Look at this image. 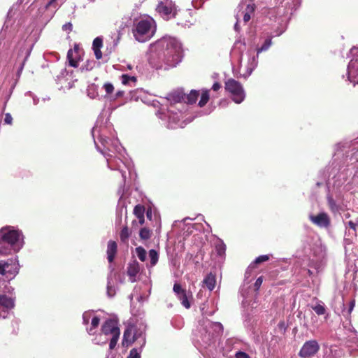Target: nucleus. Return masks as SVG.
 I'll use <instances>...</instances> for the list:
<instances>
[{"label":"nucleus","instance_id":"nucleus-1","mask_svg":"<svg viewBox=\"0 0 358 358\" xmlns=\"http://www.w3.org/2000/svg\"><path fill=\"white\" fill-rule=\"evenodd\" d=\"M96 148L106 158L108 167L110 169H120L124 178V173L120 169V165L116 163V155H119L120 163H123L125 149L121 145L119 140L115 136V132L110 122H103L99 119L92 130Z\"/></svg>","mask_w":358,"mask_h":358},{"label":"nucleus","instance_id":"nucleus-2","mask_svg":"<svg viewBox=\"0 0 358 358\" xmlns=\"http://www.w3.org/2000/svg\"><path fill=\"white\" fill-rule=\"evenodd\" d=\"M182 58L180 41L170 36H165L150 45V64L157 69L169 70L176 67Z\"/></svg>","mask_w":358,"mask_h":358},{"label":"nucleus","instance_id":"nucleus-3","mask_svg":"<svg viewBox=\"0 0 358 358\" xmlns=\"http://www.w3.org/2000/svg\"><path fill=\"white\" fill-rule=\"evenodd\" d=\"M24 236L22 231L13 227L0 229V255H6L19 252L24 245Z\"/></svg>","mask_w":358,"mask_h":358},{"label":"nucleus","instance_id":"nucleus-4","mask_svg":"<svg viewBox=\"0 0 358 358\" xmlns=\"http://www.w3.org/2000/svg\"><path fill=\"white\" fill-rule=\"evenodd\" d=\"M131 31L136 41L145 43L155 35V22L151 17L141 18L134 23Z\"/></svg>","mask_w":358,"mask_h":358},{"label":"nucleus","instance_id":"nucleus-5","mask_svg":"<svg viewBox=\"0 0 358 358\" xmlns=\"http://www.w3.org/2000/svg\"><path fill=\"white\" fill-rule=\"evenodd\" d=\"M145 331L146 325L143 322L129 326L124 332L123 345H131L138 341L141 349L145 344Z\"/></svg>","mask_w":358,"mask_h":358},{"label":"nucleus","instance_id":"nucleus-6","mask_svg":"<svg viewBox=\"0 0 358 358\" xmlns=\"http://www.w3.org/2000/svg\"><path fill=\"white\" fill-rule=\"evenodd\" d=\"M178 112L175 111L173 108L169 109L166 113H160L159 117L163 119L164 117L168 118L167 127L171 129H176L178 127H184L187 123L190 122L192 119L189 120L187 122V119L184 120H181L180 118L183 119L184 115L182 112L181 108H177Z\"/></svg>","mask_w":358,"mask_h":358},{"label":"nucleus","instance_id":"nucleus-7","mask_svg":"<svg viewBox=\"0 0 358 358\" xmlns=\"http://www.w3.org/2000/svg\"><path fill=\"white\" fill-rule=\"evenodd\" d=\"M101 334L96 336L93 339V343L96 345H102L106 343L108 338L107 336H114L116 333H120V329L117 327V322L111 319L107 320L101 327Z\"/></svg>","mask_w":358,"mask_h":358},{"label":"nucleus","instance_id":"nucleus-8","mask_svg":"<svg viewBox=\"0 0 358 358\" xmlns=\"http://www.w3.org/2000/svg\"><path fill=\"white\" fill-rule=\"evenodd\" d=\"M225 90L230 94L232 100L236 103H241L245 98V92L241 84L234 80L229 79L225 82Z\"/></svg>","mask_w":358,"mask_h":358},{"label":"nucleus","instance_id":"nucleus-9","mask_svg":"<svg viewBox=\"0 0 358 358\" xmlns=\"http://www.w3.org/2000/svg\"><path fill=\"white\" fill-rule=\"evenodd\" d=\"M63 3V0H48L38 8V16L45 15L46 18H51Z\"/></svg>","mask_w":358,"mask_h":358},{"label":"nucleus","instance_id":"nucleus-10","mask_svg":"<svg viewBox=\"0 0 358 358\" xmlns=\"http://www.w3.org/2000/svg\"><path fill=\"white\" fill-rule=\"evenodd\" d=\"M157 10L164 19L169 20L175 17L177 13V7L171 0H164L157 6Z\"/></svg>","mask_w":358,"mask_h":358},{"label":"nucleus","instance_id":"nucleus-11","mask_svg":"<svg viewBox=\"0 0 358 358\" xmlns=\"http://www.w3.org/2000/svg\"><path fill=\"white\" fill-rule=\"evenodd\" d=\"M99 322V317L95 316L93 311H85L83 314V324L86 327V331L90 335L95 334V329L98 327Z\"/></svg>","mask_w":358,"mask_h":358},{"label":"nucleus","instance_id":"nucleus-12","mask_svg":"<svg viewBox=\"0 0 358 358\" xmlns=\"http://www.w3.org/2000/svg\"><path fill=\"white\" fill-rule=\"evenodd\" d=\"M13 307L14 300L6 294H0V317H8Z\"/></svg>","mask_w":358,"mask_h":358},{"label":"nucleus","instance_id":"nucleus-13","mask_svg":"<svg viewBox=\"0 0 358 358\" xmlns=\"http://www.w3.org/2000/svg\"><path fill=\"white\" fill-rule=\"evenodd\" d=\"M320 345L316 340L306 341L299 352V357L306 358L312 357L317 353Z\"/></svg>","mask_w":358,"mask_h":358},{"label":"nucleus","instance_id":"nucleus-14","mask_svg":"<svg viewBox=\"0 0 358 358\" xmlns=\"http://www.w3.org/2000/svg\"><path fill=\"white\" fill-rule=\"evenodd\" d=\"M173 289L182 305L186 308H189L191 305L188 301L189 295L187 290L182 289L178 283L174 284Z\"/></svg>","mask_w":358,"mask_h":358},{"label":"nucleus","instance_id":"nucleus-15","mask_svg":"<svg viewBox=\"0 0 358 358\" xmlns=\"http://www.w3.org/2000/svg\"><path fill=\"white\" fill-rule=\"evenodd\" d=\"M11 262H14L13 264V270H8V267L10 266L8 262L0 261V274H10L13 276H15L17 273H18L19 271V263L17 258L10 259Z\"/></svg>","mask_w":358,"mask_h":358},{"label":"nucleus","instance_id":"nucleus-16","mask_svg":"<svg viewBox=\"0 0 358 358\" xmlns=\"http://www.w3.org/2000/svg\"><path fill=\"white\" fill-rule=\"evenodd\" d=\"M348 78L354 85L358 84V56L352 59L348 66Z\"/></svg>","mask_w":358,"mask_h":358},{"label":"nucleus","instance_id":"nucleus-17","mask_svg":"<svg viewBox=\"0 0 358 358\" xmlns=\"http://www.w3.org/2000/svg\"><path fill=\"white\" fill-rule=\"evenodd\" d=\"M310 220L320 227H328L330 225V218L326 213H320L317 215H310Z\"/></svg>","mask_w":358,"mask_h":358},{"label":"nucleus","instance_id":"nucleus-18","mask_svg":"<svg viewBox=\"0 0 358 358\" xmlns=\"http://www.w3.org/2000/svg\"><path fill=\"white\" fill-rule=\"evenodd\" d=\"M140 266L139 264L134 261L132 263L129 264L127 268V274L129 277V280L131 282H134L136 281V275L139 273Z\"/></svg>","mask_w":358,"mask_h":358},{"label":"nucleus","instance_id":"nucleus-19","mask_svg":"<svg viewBox=\"0 0 358 358\" xmlns=\"http://www.w3.org/2000/svg\"><path fill=\"white\" fill-rule=\"evenodd\" d=\"M126 155V152L124 153V158H122L123 159V163L124 164H122L120 163V161L119 160L118 157H119V155H116V164H119L120 165V169L122 170V171L124 173V175H126V171L123 169V168H126L128 171H129V175L131 176L132 174H135V172H133L131 169L129 167V164H127V157L125 156ZM117 171H119L121 174H122V179H123V181L125 183L126 182V178H127V176H125V178H124L123 176H122V171L120 170V169H116Z\"/></svg>","mask_w":358,"mask_h":358},{"label":"nucleus","instance_id":"nucleus-20","mask_svg":"<svg viewBox=\"0 0 358 358\" xmlns=\"http://www.w3.org/2000/svg\"><path fill=\"white\" fill-rule=\"evenodd\" d=\"M103 45L102 38L96 37L94 39L92 43V49L94 50V55L97 59H100L102 57V52L101 48Z\"/></svg>","mask_w":358,"mask_h":358},{"label":"nucleus","instance_id":"nucleus-21","mask_svg":"<svg viewBox=\"0 0 358 358\" xmlns=\"http://www.w3.org/2000/svg\"><path fill=\"white\" fill-rule=\"evenodd\" d=\"M117 243L115 241H109L107 246V258L110 263L113 261L117 252Z\"/></svg>","mask_w":358,"mask_h":358},{"label":"nucleus","instance_id":"nucleus-22","mask_svg":"<svg viewBox=\"0 0 358 358\" xmlns=\"http://www.w3.org/2000/svg\"><path fill=\"white\" fill-rule=\"evenodd\" d=\"M186 94L182 90H178L169 94V99L174 101L175 103H180L182 101H185Z\"/></svg>","mask_w":358,"mask_h":358},{"label":"nucleus","instance_id":"nucleus-23","mask_svg":"<svg viewBox=\"0 0 358 358\" xmlns=\"http://www.w3.org/2000/svg\"><path fill=\"white\" fill-rule=\"evenodd\" d=\"M215 276L212 273L207 275L203 280V284L210 290L212 291L215 286Z\"/></svg>","mask_w":358,"mask_h":358},{"label":"nucleus","instance_id":"nucleus-24","mask_svg":"<svg viewBox=\"0 0 358 358\" xmlns=\"http://www.w3.org/2000/svg\"><path fill=\"white\" fill-rule=\"evenodd\" d=\"M136 80H137L135 76H129L127 74H123L121 76L122 83L124 85H129L131 87L135 86Z\"/></svg>","mask_w":358,"mask_h":358},{"label":"nucleus","instance_id":"nucleus-25","mask_svg":"<svg viewBox=\"0 0 358 358\" xmlns=\"http://www.w3.org/2000/svg\"><path fill=\"white\" fill-rule=\"evenodd\" d=\"M112 272L110 273V275L108 276V283H107V295L108 297H113L115 295L116 289L113 285L112 282Z\"/></svg>","mask_w":358,"mask_h":358},{"label":"nucleus","instance_id":"nucleus-26","mask_svg":"<svg viewBox=\"0 0 358 358\" xmlns=\"http://www.w3.org/2000/svg\"><path fill=\"white\" fill-rule=\"evenodd\" d=\"M199 94L198 91L192 90L189 94H186L185 102L188 103H194L197 100Z\"/></svg>","mask_w":358,"mask_h":358},{"label":"nucleus","instance_id":"nucleus-27","mask_svg":"<svg viewBox=\"0 0 358 358\" xmlns=\"http://www.w3.org/2000/svg\"><path fill=\"white\" fill-rule=\"evenodd\" d=\"M255 6L254 4L248 5L243 15V20L245 22H248L251 19V15L255 12Z\"/></svg>","mask_w":358,"mask_h":358},{"label":"nucleus","instance_id":"nucleus-28","mask_svg":"<svg viewBox=\"0 0 358 358\" xmlns=\"http://www.w3.org/2000/svg\"><path fill=\"white\" fill-rule=\"evenodd\" d=\"M355 306V300L352 299L350 302L348 310H345V309L343 310L342 314L347 320L350 319L351 313L353 310Z\"/></svg>","mask_w":358,"mask_h":358},{"label":"nucleus","instance_id":"nucleus-29","mask_svg":"<svg viewBox=\"0 0 358 358\" xmlns=\"http://www.w3.org/2000/svg\"><path fill=\"white\" fill-rule=\"evenodd\" d=\"M103 88L104 89L106 92V94L104 95V97L106 98H112V94L114 92V87L113 84L110 83H106L103 85Z\"/></svg>","mask_w":358,"mask_h":358},{"label":"nucleus","instance_id":"nucleus-30","mask_svg":"<svg viewBox=\"0 0 358 358\" xmlns=\"http://www.w3.org/2000/svg\"><path fill=\"white\" fill-rule=\"evenodd\" d=\"M271 38L266 39L264 44L261 46V48L257 49V57H258L259 54L261 53L262 52L266 51L271 47Z\"/></svg>","mask_w":358,"mask_h":358},{"label":"nucleus","instance_id":"nucleus-31","mask_svg":"<svg viewBox=\"0 0 358 358\" xmlns=\"http://www.w3.org/2000/svg\"><path fill=\"white\" fill-rule=\"evenodd\" d=\"M135 250L138 258L141 261L145 262L147 257V252L145 250L143 247L139 246L137 247Z\"/></svg>","mask_w":358,"mask_h":358},{"label":"nucleus","instance_id":"nucleus-32","mask_svg":"<svg viewBox=\"0 0 358 358\" xmlns=\"http://www.w3.org/2000/svg\"><path fill=\"white\" fill-rule=\"evenodd\" d=\"M149 258L150 259V265L151 266H155L158 262L159 255L155 250H150L149 251Z\"/></svg>","mask_w":358,"mask_h":358},{"label":"nucleus","instance_id":"nucleus-33","mask_svg":"<svg viewBox=\"0 0 358 358\" xmlns=\"http://www.w3.org/2000/svg\"><path fill=\"white\" fill-rule=\"evenodd\" d=\"M13 289L8 285V282L3 280L0 281V294L10 293Z\"/></svg>","mask_w":358,"mask_h":358},{"label":"nucleus","instance_id":"nucleus-34","mask_svg":"<svg viewBox=\"0 0 358 358\" xmlns=\"http://www.w3.org/2000/svg\"><path fill=\"white\" fill-rule=\"evenodd\" d=\"M96 66V62L94 60H87L86 62L81 66L80 70L82 71H89L94 68Z\"/></svg>","mask_w":358,"mask_h":358},{"label":"nucleus","instance_id":"nucleus-35","mask_svg":"<svg viewBox=\"0 0 358 358\" xmlns=\"http://www.w3.org/2000/svg\"><path fill=\"white\" fill-rule=\"evenodd\" d=\"M208 99H209L208 90H203L201 95V99L199 102V106L200 107L203 106L208 102Z\"/></svg>","mask_w":358,"mask_h":358},{"label":"nucleus","instance_id":"nucleus-36","mask_svg":"<svg viewBox=\"0 0 358 358\" xmlns=\"http://www.w3.org/2000/svg\"><path fill=\"white\" fill-rule=\"evenodd\" d=\"M139 236L143 240H148L151 236V231L146 227H143L140 230Z\"/></svg>","mask_w":358,"mask_h":358},{"label":"nucleus","instance_id":"nucleus-37","mask_svg":"<svg viewBox=\"0 0 358 358\" xmlns=\"http://www.w3.org/2000/svg\"><path fill=\"white\" fill-rule=\"evenodd\" d=\"M130 236V233L129 231V229L127 227H124L122 228L120 232V239L122 242H126Z\"/></svg>","mask_w":358,"mask_h":358},{"label":"nucleus","instance_id":"nucleus-38","mask_svg":"<svg viewBox=\"0 0 358 358\" xmlns=\"http://www.w3.org/2000/svg\"><path fill=\"white\" fill-rule=\"evenodd\" d=\"M144 213L145 208L143 206L137 205L135 206L134 209V213L137 218L144 216Z\"/></svg>","mask_w":358,"mask_h":358},{"label":"nucleus","instance_id":"nucleus-39","mask_svg":"<svg viewBox=\"0 0 358 358\" xmlns=\"http://www.w3.org/2000/svg\"><path fill=\"white\" fill-rule=\"evenodd\" d=\"M312 308L318 315H324L326 312L324 306L321 304H317L313 306Z\"/></svg>","mask_w":358,"mask_h":358},{"label":"nucleus","instance_id":"nucleus-40","mask_svg":"<svg viewBox=\"0 0 358 358\" xmlns=\"http://www.w3.org/2000/svg\"><path fill=\"white\" fill-rule=\"evenodd\" d=\"M120 334V333H116L114 336H112L109 343L110 349L112 350L116 346Z\"/></svg>","mask_w":358,"mask_h":358},{"label":"nucleus","instance_id":"nucleus-41","mask_svg":"<svg viewBox=\"0 0 358 358\" xmlns=\"http://www.w3.org/2000/svg\"><path fill=\"white\" fill-rule=\"evenodd\" d=\"M141 350H138L136 348H133L127 358H141Z\"/></svg>","mask_w":358,"mask_h":358},{"label":"nucleus","instance_id":"nucleus-42","mask_svg":"<svg viewBox=\"0 0 358 358\" xmlns=\"http://www.w3.org/2000/svg\"><path fill=\"white\" fill-rule=\"evenodd\" d=\"M269 259H270V257L268 255H260L255 259L254 264H259L261 263L268 261Z\"/></svg>","mask_w":358,"mask_h":358},{"label":"nucleus","instance_id":"nucleus-43","mask_svg":"<svg viewBox=\"0 0 358 358\" xmlns=\"http://www.w3.org/2000/svg\"><path fill=\"white\" fill-rule=\"evenodd\" d=\"M213 338V336L209 334H206L204 336H201V342L204 344H209Z\"/></svg>","mask_w":358,"mask_h":358},{"label":"nucleus","instance_id":"nucleus-44","mask_svg":"<svg viewBox=\"0 0 358 358\" xmlns=\"http://www.w3.org/2000/svg\"><path fill=\"white\" fill-rule=\"evenodd\" d=\"M29 55V52L27 53V56L25 57L24 61L22 62V63L21 64L20 66L19 67L17 71V78H20V76H21V73L23 71V69H24V64H25V62L27 60V58Z\"/></svg>","mask_w":358,"mask_h":358},{"label":"nucleus","instance_id":"nucleus-45","mask_svg":"<svg viewBox=\"0 0 358 358\" xmlns=\"http://www.w3.org/2000/svg\"><path fill=\"white\" fill-rule=\"evenodd\" d=\"M67 58L69 59V65L73 67L78 66V62L71 58V50L68 52Z\"/></svg>","mask_w":358,"mask_h":358},{"label":"nucleus","instance_id":"nucleus-46","mask_svg":"<svg viewBox=\"0 0 358 358\" xmlns=\"http://www.w3.org/2000/svg\"><path fill=\"white\" fill-rule=\"evenodd\" d=\"M258 64L257 59L255 56L252 58V62L250 64V66L249 68V73H251V72L257 67Z\"/></svg>","mask_w":358,"mask_h":358},{"label":"nucleus","instance_id":"nucleus-47","mask_svg":"<svg viewBox=\"0 0 358 358\" xmlns=\"http://www.w3.org/2000/svg\"><path fill=\"white\" fill-rule=\"evenodd\" d=\"M352 231H354V234H356L357 233V222L355 223L353 221L350 220L347 222L346 224Z\"/></svg>","mask_w":358,"mask_h":358},{"label":"nucleus","instance_id":"nucleus-48","mask_svg":"<svg viewBox=\"0 0 358 358\" xmlns=\"http://www.w3.org/2000/svg\"><path fill=\"white\" fill-rule=\"evenodd\" d=\"M95 88H96L95 86H92L87 90V94L92 99H94V98H96L97 96V94H95V93H94Z\"/></svg>","mask_w":358,"mask_h":358},{"label":"nucleus","instance_id":"nucleus-49","mask_svg":"<svg viewBox=\"0 0 358 358\" xmlns=\"http://www.w3.org/2000/svg\"><path fill=\"white\" fill-rule=\"evenodd\" d=\"M235 357L236 358H250V357L249 356L248 354H247L246 352H242V351H238V352H236Z\"/></svg>","mask_w":358,"mask_h":358},{"label":"nucleus","instance_id":"nucleus-50","mask_svg":"<svg viewBox=\"0 0 358 358\" xmlns=\"http://www.w3.org/2000/svg\"><path fill=\"white\" fill-rule=\"evenodd\" d=\"M263 282V277L259 276L255 281L254 286L256 290H258Z\"/></svg>","mask_w":358,"mask_h":358},{"label":"nucleus","instance_id":"nucleus-51","mask_svg":"<svg viewBox=\"0 0 358 358\" xmlns=\"http://www.w3.org/2000/svg\"><path fill=\"white\" fill-rule=\"evenodd\" d=\"M12 122H13V117H12L11 115L8 113H6L5 117H4V123L6 124H12Z\"/></svg>","mask_w":358,"mask_h":358},{"label":"nucleus","instance_id":"nucleus-52","mask_svg":"<svg viewBox=\"0 0 358 358\" xmlns=\"http://www.w3.org/2000/svg\"><path fill=\"white\" fill-rule=\"evenodd\" d=\"M124 91L118 90L115 92V94L113 96H112L111 99L115 100L120 97H122L124 95Z\"/></svg>","mask_w":358,"mask_h":358},{"label":"nucleus","instance_id":"nucleus-53","mask_svg":"<svg viewBox=\"0 0 358 358\" xmlns=\"http://www.w3.org/2000/svg\"><path fill=\"white\" fill-rule=\"evenodd\" d=\"M203 3V0H193L192 5L195 8H199Z\"/></svg>","mask_w":358,"mask_h":358},{"label":"nucleus","instance_id":"nucleus-54","mask_svg":"<svg viewBox=\"0 0 358 358\" xmlns=\"http://www.w3.org/2000/svg\"><path fill=\"white\" fill-rule=\"evenodd\" d=\"M72 29H73V24L71 22H67L62 26V29L64 31H72Z\"/></svg>","mask_w":358,"mask_h":358},{"label":"nucleus","instance_id":"nucleus-55","mask_svg":"<svg viewBox=\"0 0 358 358\" xmlns=\"http://www.w3.org/2000/svg\"><path fill=\"white\" fill-rule=\"evenodd\" d=\"M221 87V85L220 83H215L212 87V89L214 90V91H217Z\"/></svg>","mask_w":358,"mask_h":358},{"label":"nucleus","instance_id":"nucleus-56","mask_svg":"<svg viewBox=\"0 0 358 358\" xmlns=\"http://www.w3.org/2000/svg\"><path fill=\"white\" fill-rule=\"evenodd\" d=\"M146 215H147L148 219H149L150 220H152V210L151 209H149L147 210Z\"/></svg>","mask_w":358,"mask_h":358},{"label":"nucleus","instance_id":"nucleus-57","mask_svg":"<svg viewBox=\"0 0 358 358\" xmlns=\"http://www.w3.org/2000/svg\"><path fill=\"white\" fill-rule=\"evenodd\" d=\"M178 25H182L184 27H189L192 24V23L189 24L187 22H186L185 23L178 22Z\"/></svg>","mask_w":358,"mask_h":358},{"label":"nucleus","instance_id":"nucleus-58","mask_svg":"<svg viewBox=\"0 0 358 358\" xmlns=\"http://www.w3.org/2000/svg\"><path fill=\"white\" fill-rule=\"evenodd\" d=\"M138 291V288L137 287H135L134 289V294H131L130 296H129V298L131 300L132 298H133V296L135 293H137Z\"/></svg>","mask_w":358,"mask_h":358},{"label":"nucleus","instance_id":"nucleus-59","mask_svg":"<svg viewBox=\"0 0 358 358\" xmlns=\"http://www.w3.org/2000/svg\"><path fill=\"white\" fill-rule=\"evenodd\" d=\"M138 222L140 223V224H143L144 223V221H145L144 216L138 217Z\"/></svg>","mask_w":358,"mask_h":358},{"label":"nucleus","instance_id":"nucleus-60","mask_svg":"<svg viewBox=\"0 0 358 358\" xmlns=\"http://www.w3.org/2000/svg\"><path fill=\"white\" fill-rule=\"evenodd\" d=\"M7 262H8L9 264H10V266L8 267V270H13L14 262H11L10 259H8Z\"/></svg>","mask_w":358,"mask_h":358},{"label":"nucleus","instance_id":"nucleus-61","mask_svg":"<svg viewBox=\"0 0 358 358\" xmlns=\"http://www.w3.org/2000/svg\"><path fill=\"white\" fill-rule=\"evenodd\" d=\"M138 300V301H143V296H139Z\"/></svg>","mask_w":358,"mask_h":358},{"label":"nucleus","instance_id":"nucleus-62","mask_svg":"<svg viewBox=\"0 0 358 358\" xmlns=\"http://www.w3.org/2000/svg\"><path fill=\"white\" fill-rule=\"evenodd\" d=\"M350 214H349V213H348V214H346V215H345V217H350Z\"/></svg>","mask_w":358,"mask_h":358},{"label":"nucleus","instance_id":"nucleus-63","mask_svg":"<svg viewBox=\"0 0 358 358\" xmlns=\"http://www.w3.org/2000/svg\"><path fill=\"white\" fill-rule=\"evenodd\" d=\"M90 2H94L96 0H88Z\"/></svg>","mask_w":358,"mask_h":358},{"label":"nucleus","instance_id":"nucleus-64","mask_svg":"<svg viewBox=\"0 0 358 358\" xmlns=\"http://www.w3.org/2000/svg\"><path fill=\"white\" fill-rule=\"evenodd\" d=\"M357 227H358V218H357Z\"/></svg>","mask_w":358,"mask_h":358}]
</instances>
